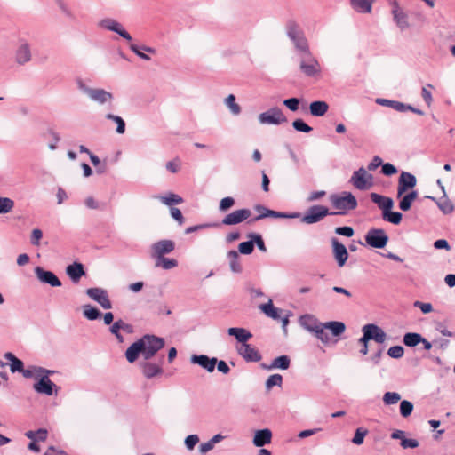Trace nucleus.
<instances>
[{
	"label": "nucleus",
	"instance_id": "f257e3e1",
	"mask_svg": "<svg viewBox=\"0 0 455 455\" xmlns=\"http://www.w3.org/2000/svg\"><path fill=\"white\" fill-rule=\"evenodd\" d=\"M164 338L154 334H144L126 349V360L132 363L141 355L143 360L140 363V368L143 376L151 379L164 373L163 366L165 357L157 353L164 348Z\"/></svg>",
	"mask_w": 455,
	"mask_h": 455
},
{
	"label": "nucleus",
	"instance_id": "f03ea898",
	"mask_svg": "<svg viewBox=\"0 0 455 455\" xmlns=\"http://www.w3.org/2000/svg\"><path fill=\"white\" fill-rule=\"evenodd\" d=\"M297 60L299 71L307 77H315L321 74V65L310 48L298 52Z\"/></svg>",
	"mask_w": 455,
	"mask_h": 455
},
{
	"label": "nucleus",
	"instance_id": "7ed1b4c3",
	"mask_svg": "<svg viewBox=\"0 0 455 455\" xmlns=\"http://www.w3.org/2000/svg\"><path fill=\"white\" fill-rule=\"evenodd\" d=\"M285 29L286 35L293 44L297 53L310 48L304 31L295 20H288L285 24Z\"/></svg>",
	"mask_w": 455,
	"mask_h": 455
},
{
	"label": "nucleus",
	"instance_id": "20e7f679",
	"mask_svg": "<svg viewBox=\"0 0 455 455\" xmlns=\"http://www.w3.org/2000/svg\"><path fill=\"white\" fill-rule=\"evenodd\" d=\"M325 330H329L333 337H339L345 332L346 325L343 322L339 321H330L319 323L317 328H315L311 333H313L317 339L321 340L323 344L327 345L330 343L331 338Z\"/></svg>",
	"mask_w": 455,
	"mask_h": 455
},
{
	"label": "nucleus",
	"instance_id": "39448f33",
	"mask_svg": "<svg viewBox=\"0 0 455 455\" xmlns=\"http://www.w3.org/2000/svg\"><path fill=\"white\" fill-rule=\"evenodd\" d=\"M330 202L334 209L336 214L345 215L349 211L355 210L358 204L355 196L347 191H343L340 194H331L330 196Z\"/></svg>",
	"mask_w": 455,
	"mask_h": 455
},
{
	"label": "nucleus",
	"instance_id": "423d86ee",
	"mask_svg": "<svg viewBox=\"0 0 455 455\" xmlns=\"http://www.w3.org/2000/svg\"><path fill=\"white\" fill-rule=\"evenodd\" d=\"M78 89L86 94L92 100L99 104H104L113 100V94L104 89H93L88 87L82 79L76 80Z\"/></svg>",
	"mask_w": 455,
	"mask_h": 455
},
{
	"label": "nucleus",
	"instance_id": "0eeeda50",
	"mask_svg": "<svg viewBox=\"0 0 455 455\" xmlns=\"http://www.w3.org/2000/svg\"><path fill=\"white\" fill-rule=\"evenodd\" d=\"M328 215H336V212H330L324 205L315 204L310 206L301 218L306 224H315L321 221Z\"/></svg>",
	"mask_w": 455,
	"mask_h": 455
},
{
	"label": "nucleus",
	"instance_id": "6e6552de",
	"mask_svg": "<svg viewBox=\"0 0 455 455\" xmlns=\"http://www.w3.org/2000/svg\"><path fill=\"white\" fill-rule=\"evenodd\" d=\"M254 210L259 213L258 216L254 217L252 221H258L259 220L272 217L277 219H297L300 217V213L298 212H276L271 209H268L263 204H255Z\"/></svg>",
	"mask_w": 455,
	"mask_h": 455
},
{
	"label": "nucleus",
	"instance_id": "1a4fd4ad",
	"mask_svg": "<svg viewBox=\"0 0 455 455\" xmlns=\"http://www.w3.org/2000/svg\"><path fill=\"white\" fill-rule=\"evenodd\" d=\"M349 182L359 190H367L373 186V175L360 167L353 172Z\"/></svg>",
	"mask_w": 455,
	"mask_h": 455
},
{
	"label": "nucleus",
	"instance_id": "9d476101",
	"mask_svg": "<svg viewBox=\"0 0 455 455\" xmlns=\"http://www.w3.org/2000/svg\"><path fill=\"white\" fill-rule=\"evenodd\" d=\"M258 120L261 124L273 125H280L288 121L287 117L283 113V110L278 107H273L268 110L260 113L258 116Z\"/></svg>",
	"mask_w": 455,
	"mask_h": 455
},
{
	"label": "nucleus",
	"instance_id": "9b49d317",
	"mask_svg": "<svg viewBox=\"0 0 455 455\" xmlns=\"http://www.w3.org/2000/svg\"><path fill=\"white\" fill-rule=\"evenodd\" d=\"M366 243L375 249H383L388 243L389 237L382 228H371L364 235Z\"/></svg>",
	"mask_w": 455,
	"mask_h": 455
},
{
	"label": "nucleus",
	"instance_id": "f8f14e48",
	"mask_svg": "<svg viewBox=\"0 0 455 455\" xmlns=\"http://www.w3.org/2000/svg\"><path fill=\"white\" fill-rule=\"evenodd\" d=\"M363 336L359 339V342L374 340L377 343H384L387 339L386 332L374 323H368L362 329Z\"/></svg>",
	"mask_w": 455,
	"mask_h": 455
},
{
	"label": "nucleus",
	"instance_id": "ddd939ff",
	"mask_svg": "<svg viewBox=\"0 0 455 455\" xmlns=\"http://www.w3.org/2000/svg\"><path fill=\"white\" fill-rule=\"evenodd\" d=\"M99 27L106 30L115 32L128 42L132 41V36L124 29V26L117 20L106 18L99 22Z\"/></svg>",
	"mask_w": 455,
	"mask_h": 455
},
{
	"label": "nucleus",
	"instance_id": "4468645a",
	"mask_svg": "<svg viewBox=\"0 0 455 455\" xmlns=\"http://www.w3.org/2000/svg\"><path fill=\"white\" fill-rule=\"evenodd\" d=\"M85 292L89 298L96 301L102 308H112V303L105 289L100 287L88 288Z\"/></svg>",
	"mask_w": 455,
	"mask_h": 455
},
{
	"label": "nucleus",
	"instance_id": "2eb2a0df",
	"mask_svg": "<svg viewBox=\"0 0 455 455\" xmlns=\"http://www.w3.org/2000/svg\"><path fill=\"white\" fill-rule=\"evenodd\" d=\"M417 185L415 175L411 172L403 171L400 173L397 185V197H401L407 191L413 189Z\"/></svg>",
	"mask_w": 455,
	"mask_h": 455
},
{
	"label": "nucleus",
	"instance_id": "dca6fc26",
	"mask_svg": "<svg viewBox=\"0 0 455 455\" xmlns=\"http://www.w3.org/2000/svg\"><path fill=\"white\" fill-rule=\"evenodd\" d=\"M332 254L335 259L338 267H343L348 259V251L347 247L341 243L336 237L331 239Z\"/></svg>",
	"mask_w": 455,
	"mask_h": 455
},
{
	"label": "nucleus",
	"instance_id": "f3484780",
	"mask_svg": "<svg viewBox=\"0 0 455 455\" xmlns=\"http://www.w3.org/2000/svg\"><path fill=\"white\" fill-rule=\"evenodd\" d=\"M175 249V243L172 240L163 239L151 245V257L153 259L164 257Z\"/></svg>",
	"mask_w": 455,
	"mask_h": 455
},
{
	"label": "nucleus",
	"instance_id": "a211bd4d",
	"mask_svg": "<svg viewBox=\"0 0 455 455\" xmlns=\"http://www.w3.org/2000/svg\"><path fill=\"white\" fill-rule=\"evenodd\" d=\"M34 273L42 283L49 284L52 287L61 286L60 280L52 271L45 270L42 267H36Z\"/></svg>",
	"mask_w": 455,
	"mask_h": 455
},
{
	"label": "nucleus",
	"instance_id": "6ab92c4d",
	"mask_svg": "<svg viewBox=\"0 0 455 455\" xmlns=\"http://www.w3.org/2000/svg\"><path fill=\"white\" fill-rule=\"evenodd\" d=\"M251 210L247 208L235 210L227 214L223 218L221 224L226 226L237 225L246 220L251 216Z\"/></svg>",
	"mask_w": 455,
	"mask_h": 455
},
{
	"label": "nucleus",
	"instance_id": "aec40b11",
	"mask_svg": "<svg viewBox=\"0 0 455 455\" xmlns=\"http://www.w3.org/2000/svg\"><path fill=\"white\" fill-rule=\"evenodd\" d=\"M190 363L193 364L199 365L201 368L204 369L208 372H212L216 367L218 359L216 357H210L206 355L195 354L191 355Z\"/></svg>",
	"mask_w": 455,
	"mask_h": 455
},
{
	"label": "nucleus",
	"instance_id": "412c9836",
	"mask_svg": "<svg viewBox=\"0 0 455 455\" xmlns=\"http://www.w3.org/2000/svg\"><path fill=\"white\" fill-rule=\"evenodd\" d=\"M33 388L38 394L52 395H53V389L57 390L58 387L47 376H41L38 378V381L34 384Z\"/></svg>",
	"mask_w": 455,
	"mask_h": 455
},
{
	"label": "nucleus",
	"instance_id": "4be33fe9",
	"mask_svg": "<svg viewBox=\"0 0 455 455\" xmlns=\"http://www.w3.org/2000/svg\"><path fill=\"white\" fill-rule=\"evenodd\" d=\"M237 352L246 362H259L262 358L259 351L248 343L241 345Z\"/></svg>",
	"mask_w": 455,
	"mask_h": 455
},
{
	"label": "nucleus",
	"instance_id": "5701e85b",
	"mask_svg": "<svg viewBox=\"0 0 455 455\" xmlns=\"http://www.w3.org/2000/svg\"><path fill=\"white\" fill-rule=\"evenodd\" d=\"M370 196L371 201L378 204L379 208L381 210V214H385L394 207V201L390 197L384 196L377 193H371Z\"/></svg>",
	"mask_w": 455,
	"mask_h": 455
},
{
	"label": "nucleus",
	"instance_id": "b1692460",
	"mask_svg": "<svg viewBox=\"0 0 455 455\" xmlns=\"http://www.w3.org/2000/svg\"><path fill=\"white\" fill-rule=\"evenodd\" d=\"M66 273L73 283H78L85 275L84 267L80 262H74L66 267Z\"/></svg>",
	"mask_w": 455,
	"mask_h": 455
},
{
	"label": "nucleus",
	"instance_id": "393cba45",
	"mask_svg": "<svg viewBox=\"0 0 455 455\" xmlns=\"http://www.w3.org/2000/svg\"><path fill=\"white\" fill-rule=\"evenodd\" d=\"M290 365L291 359L285 355L275 357L269 365L261 363V367L267 371H271L273 369L287 370Z\"/></svg>",
	"mask_w": 455,
	"mask_h": 455
},
{
	"label": "nucleus",
	"instance_id": "a878e982",
	"mask_svg": "<svg viewBox=\"0 0 455 455\" xmlns=\"http://www.w3.org/2000/svg\"><path fill=\"white\" fill-rule=\"evenodd\" d=\"M272 432L268 428L257 430L253 437V444L256 447H263L271 443Z\"/></svg>",
	"mask_w": 455,
	"mask_h": 455
},
{
	"label": "nucleus",
	"instance_id": "bb28decb",
	"mask_svg": "<svg viewBox=\"0 0 455 455\" xmlns=\"http://www.w3.org/2000/svg\"><path fill=\"white\" fill-rule=\"evenodd\" d=\"M375 0H349L350 6L357 13H371Z\"/></svg>",
	"mask_w": 455,
	"mask_h": 455
},
{
	"label": "nucleus",
	"instance_id": "cd10ccee",
	"mask_svg": "<svg viewBox=\"0 0 455 455\" xmlns=\"http://www.w3.org/2000/svg\"><path fill=\"white\" fill-rule=\"evenodd\" d=\"M31 60V51L28 43H21L16 51V61L24 65Z\"/></svg>",
	"mask_w": 455,
	"mask_h": 455
},
{
	"label": "nucleus",
	"instance_id": "c85d7f7f",
	"mask_svg": "<svg viewBox=\"0 0 455 455\" xmlns=\"http://www.w3.org/2000/svg\"><path fill=\"white\" fill-rule=\"evenodd\" d=\"M228 334L235 337L238 342L242 343V345L247 343V340L252 337V334L249 331L239 327L228 328Z\"/></svg>",
	"mask_w": 455,
	"mask_h": 455
},
{
	"label": "nucleus",
	"instance_id": "c756f323",
	"mask_svg": "<svg viewBox=\"0 0 455 455\" xmlns=\"http://www.w3.org/2000/svg\"><path fill=\"white\" fill-rule=\"evenodd\" d=\"M299 322L301 327L309 332H312L322 323L314 315L310 314L301 315Z\"/></svg>",
	"mask_w": 455,
	"mask_h": 455
},
{
	"label": "nucleus",
	"instance_id": "7c9ffc66",
	"mask_svg": "<svg viewBox=\"0 0 455 455\" xmlns=\"http://www.w3.org/2000/svg\"><path fill=\"white\" fill-rule=\"evenodd\" d=\"M329 109V105L323 100L312 101L309 104V112L313 116H323Z\"/></svg>",
	"mask_w": 455,
	"mask_h": 455
},
{
	"label": "nucleus",
	"instance_id": "2f4dec72",
	"mask_svg": "<svg viewBox=\"0 0 455 455\" xmlns=\"http://www.w3.org/2000/svg\"><path fill=\"white\" fill-rule=\"evenodd\" d=\"M425 198H427V199H430V200L435 202L438 208L443 212V214L451 213L454 210L453 204L451 202V200H449L447 198L445 193L439 201H437L435 199V197L431 196H426Z\"/></svg>",
	"mask_w": 455,
	"mask_h": 455
},
{
	"label": "nucleus",
	"instance_id": "473e14b6",
	"mask_svg": "<svg viewBox=\"0 0 455 455\" xmlns=\"http://www.w3.org/2000/svg\"><path fill=\"white\" fill-rule=\"evenodd\" d=\"M392 14L395 24L401 30H404L410 27L408 16L401 9H392Z\"/></svg>",
	"mask_w": 455,
	"mask_h": 455
},
{
	"label": "nucleus",
	"instance_id": "72a5a7b5",
	"mask_svg": "<svg viewBox=\"0 0 455 455\" xmlns=\"http://www.w3.org/2000/svg\"><path fill=\"white\" fill-rule=\"evenodd\" d=\"M229 259L230 270L233 273L240 274L243 271L242 265L240 263L239 254L236 251H229L227 254Z\"/></svg>",
	"mask_w": 455,
	"mask_h": 455
},
{
	"label": "nucleus",
	"instance_id": "f704fd0d",
	"mask_svg": "<svg viewBox=\"0 0 455 455\" xmlns=\"http://www.w3.org/2000/svg\"><path fill=\"white\" fill-rule=\"evenodd\" d=\"M130 49L139 58L144 60H149L150 57L142 52L141 51H145L146 52L149 53H156V49L153 47L146 46V45H137L135 44H130Z\"/></svg>",
	"mask_w": 455,
	"mask_h": 455
},
{
	"label": "nucleus",
	"instance_id": "c9c22d12",
	"mask_svg": "<svg viewBox=\"0 0 455 455\" xmlns=\"http://www.w3.org/2000/svg\"><path fill=\"white\" fill-rule=\"evenodd\" d=\"M260 310L268 317L278 320L280 318V310L275 307L271 299L267 303L259 306Z\"/></svg>",
	"mask_w": 455,
	"mask_h": 455
},
{
	"label": "nucleus",
	"instance_id": "e433bc0d",
	"mask_svg": "<svg viewBox=\"0 0 455 455\" xmlns=\"http://www.w3.org/2000/svg\"><path fill=\"white\" fill-rule=\"evenodd\" d=\"M376 103L380 106L391 108L398 112H404L405 103H403V102L387 100V99L378 98L376 100Z\"/></svg>",
	"mask_w": 455,
	"mask_h": 455
},
{
	"label": "nucleus",
	"instance_id": "4c0bfd02",
	"mask_svg": "<svg viewBox=\"0 0 455 455\" xmlns=\"http://www.w3.org/2000/svg\"><path fill=\"white\" fill-rule=\"evenodd\" d=\"M83 315L90 321L97 320L102 315L101 312L97 307L90 304L83 306Z\"/></svg>",
	"mask_w": 455,
	"mask_h": 455
},
{
	"label": "nucleus",
	"instance_id": "58836bf2",
	"mask_svg": "<svg viewBox=\"0 0 455 455\" xmlns=\"http://www.w3.org/2000/svg\"><path fill=\"white\" fill-rule=\"evenodd\" d=\"M423 336L417 332H407L403 336V343L409 347H414L422 341Z\"/></svg>",
	"mask_w": 455,
	"mask_h": 455
},
{
	"label": "nucleus",
	"instance_id": "ea45409f",
	"mask_svg": "<svg viewBox=\"0 0 455 455\" xmlns=\"http://www.w3.org/2000/svg\"><path fill=\"white\" fill-rule=\"evenodd\" d=\"M155 266L156 267H162L165 270L174 268L178 266V261L175 259H169L164 257L155 259Z\"/></svg>",
	"mask_w": 455,
	"mask_h": 455
},
{
	"label": "nucleus",
	"instance_id": "a19ab883",
	"mask_svg": "<svg viewBox=\"0 0 455 455\" xmlns=\"http://www.w3.org/2000/svg\"><path fill=\"white\" fill-rule=\"evenodd\" d=\"M383 220L394 225H399L403 220V213L390 210L385 214H381Z\"/></svg>",
	"mask_w": 455,
	"mask_h": 455
},
{
	"label": "nucleus",
	"instance_id": "79ce46f5",
	"mask_svg": "<svg viewBox=\"0 0 455 455\" xmlns=\"http://www.w3.org/2000/svg\"><path fill=\"white\" fill-rule=\"evenodd\" d=\"M160 201L163 204L172 207V205H174V204H179L183 203V198L177 194L169 193L168 195H166L164 196H161Z\"/></svg>",
	"mask_w": 455,
	"mask_h": 455
},
{
	"label": "nucleus",
	"instance_id": "37998d69",
	"mask_svg": "<svg viewBox=\"0 0 455 455\" xmlns=\"http://www.w3.org/2000/svg\"><path fill=\"white\" fill-rule=\"evenodd\" d=\"M15 203L9 197L0 196V215L6 214L12 211Z\"/></svg>",
	"mask_w": 455,
	"mask_h": 455
},
{
	"label": "nucleus",
	"instance_id": "c03bdc74",
	"mask_svg": "<svg viewBox=\"0 0 455 455\" xmlns=\"http://www.w3.org/2000/svg\"><path fill=\"white\" fill-rule=\"evenodd\" d=\"M106 118L108 119V120H112L116 123V132L118 134H123L125 132V122L124 121V119L119 116H116V115H113V114H107L106 115Z\"/></svg>",
	"mask_w": 455,
	"mask_h": 455
},
{
	"label": "nucleus",
	"instance_id": "a18cd8bd",
	"mask_svg": "<svg viewBox=\"0 0 455 455\" xmlns=\"http://www.w3.org/2000/svg\"><path fill=\"white\" fill-rule=\"evenodd\" d=\"M225 104L230 109L232 114L237 116L241 113V107L237 103H235V97L234 94H229L225 99Z\"/></svg>",
	"mask_w": 455,
	"mask_h": 455
},
{
	"label": "nucleus",
	"instance_id": "49530a36",
	"mask_svg": "<svg viewBox=\"0 0 455 455\" xmlns=\"http://www.w3.org/2000/svg\"><path fill=\"white\" fill-rule=\"evenodd\" d=\"M283 384V376L281 374L275 373L268 377L266 381V389L269 391L273 387H282Z\"/></svg>",
	"mask_w": 455,
	"mask_h": 455
},
{
	"label": "nucleus",
	"instance_id": "de8ad7c7",
	"mask_svg": "<svg viewBox=\"0 0 455 455\" xmlns=\"http://www.w3.org/2000/svg\"><path fill=\"white\" fill-rule=\"evenodd\" d=\"M292 127L297 132L308 133L313 131V128L309 126L303 119L298 118L292 122Z\"/></svg>",
	"mask_w": 455,
	"mask_h": 455
},
{
	"label": "nucleus",
	"instance_id": "09e8293b",
	"mask_svg": "<svg viewBox=\"0 0 455 455\" xmlns=\"http://www.w3.org/2000/svg\"><path fill=\"white\" fill-rule=\"evenodd\" d=\"M248 237L252 238L253 246L256 245L258 247V249L262 252L267 251V247L265 245V243H264V240H263L261 235H259L258 233H250V234H248Z\"/></svg>",
	"mask_w": 455,
	"mask_h": 455
},
{
	"label": "nucleus",
	"instance_id": "8fccbe9b",
	"mask_svg": "<svg viewBox=\"0 0 455 455\" xmlns=\"http://www.w3.org/2000/svg\"><path fill=\"white\" fill-rule=\"evenodd\" d=\"M413 411V404L411 402L403 400L400 403V413L403 418L409 417Z\"/></svg>",
	"mask_w": 455,
	"mask_h": 455
},
{
	"label": "nucleus",
	"instance_id": "3c124183",
	"mask_svg": "<svg viewBox=\"0 0 455 455\" xmlns=\"http://www.w3.org/2000/svg\"><path fill=\"white\" fill-rule=\"evenodd\" d=\"M249 241L242 242L238 245V251L241 254L249 255L253 251V241L252 238H249Z\"/></svg>",
	"mask_w": 455,
	"mask_h": 455
},
{
	"label": "nucleus",
	"instance_id": "603ef678",
	"mask_svg": "<svg viewBox=\"0 0 455 455\" xmlns=\"http://www.w3.org/2000/svg\"><path fill=\"white\" fill-rule=\"evenodd\" d=\"M367 434H368L367 429H365L363 427H358L355 430V434L352 439V443L356 445H361L363 443L364 437L366 436Z\"/></svg>",
	"mask_w": 455,
	"mask_h": 455
},
{
	"label": "nucleus",
	"instance_id": "864d4df0",
	"mask_svg": "<svg viewBox=\"0 0 455 455\" xmlns=\"http://www.w3.org/2000/svg\"><path fill=\"white\" fill-rule=\"evenodd\" d=\"M387 355L391 358L399 359L404 355V348L402 346L396 345L388 348Z\"/></svg>",
	"mask_w": 455,
	"mask_h": 455
},
{
	"label": "nucleus",
	"instance_id": "5fc2aeb1",
	"mask_svg": "<svg viewBox=\"0 0 455 455\" xmlns=\"http://www.w3.org/2000/svg\"><path fill=\"white\" fill-rule=\"evenodd\" d=\"M401 399V395L396 392H387L383 396L385 404H395Z\"/></svg>",
	"mask_w": 455,
	"mask_h": 455
},
{
	"label": "nucleus",
	"instance_id": "6e6d98bb",
	"mask_svg": "<svg viewBox=\"0 0 455 455\" xmlns=\"http://www.w3.org/2000/svg\"><path fill=\"white\" fill-rule=\"evenodd\" d=\"M235 201L231 196L224 197L220 200L219 204V210L222 212L228 211L232 206H234Z\"/></svg>",
	"mask_w": 455,
	"mask_h": 455
},
{
	"label": "nucleus",
	"instance_id": "4d7b16f0",
	"mask_svg": "<svg viewBox=\"0 0 455 455\" xmlns=\"http://www.w3.org/2000/svg\"><path fill=\"white\" fill-rule=\"evenodd\" d=\"M400 199L398 207L403 212H407L411 208L413 201L409 198V196L406 194H403L401 197H398Z\"/></svg>",
	"mask_w": 455,
	"mask_h": 455
},
{
	"label": "nucleus",
	"instance_id": "13d9d810",
	"mask_svg": "<svg viewBox=\"0 0 455 455\" xmlns=\"http://www.w3.org/2000/svg\"><path fill=\"white\" fill-rule=\"evenodd\" d=\"M300 99L299 98H289L283 101V104L291 111L296 112L299 109Z\"/></svg>",
	"mask_w": 455,
	"mask_h": 455
},
{
	"label": "nucleus",
	"instance_id": "bf43d9fd",
	"mask_svg": "<svg viewBox=\"0 0 455 455\" xmlns=\"http://www.w3.org/2000/svg\"><path fill=\"white\" fill-rule=\"evenodd\" d=\"M120 330L121 329V325H120V321L117 320L110 327V332L115 335V337L116 338V339L118 340L119 343H123L124 339V336L120 333Z\"/></svg>",
	"mask_w": 455,
	"mask_h": 455
},
{
	"label": "nucleus",
	"instance_id": "052dcab7",
	"mask_svg": "<svg viewBox=\"0 0 455 455\" xmlns=\"http://www.w3.org/2000/svg\"><path fill=\"white\" fill-rule=\"evenodd\" d=\"M38 368H40V366L33 365L28 369H23V371H21V373L25 378H28V379H30V378L38 379L40 377Z\"/></svg>",
	"mask_w": 455,
	"mask_h": 455
},
{
	"label": "nucleus",
	"instance_id": "680f3d73",
	"mask_svg": "<svg viewBox=\"0 0 455 455\" xmlns=\"http://www.w3.org/2000/svg\"><path fill=\"white\" fill-rule=\"evenodd\" d=\"M84 204L86 205V207H88L89 209H93V210H97V209H100V210H104L105 209V204H100L98 201H96L92 196H89L87 197L85 200H84Z\"/></svg>",
	"mask_w": 455,
	"mask_h": 455
},
{
	"label": "nucleus",
	"instance_id": "e2e57ef3",
	"mask_svg": "<svg viewBox=\"0 0 455 455\" xmlns=\"http://www.w3.org/2000/svg\"><path fill=\"white\" fill-rule=\"evenodd\" d=\"M335 233L339 235H343L346 237H351L354 235V229L349 226L338 227L335 228Z\"/></svg>",
	"mask_w": 455,
	"mask_h": 455
},
{
	"label": "nucleus",
	"instance_id": "0e129e2a",
	"mask_svg": "<svg viewBox=\"0 0 455 455\" xmlns=\"http://www.w3.org/2000/svg\"><path fill=\"white\" fill-rule=\"evenodd\" d=\"M199 442L197 435H189L185 439V445L188 450L192 451Z\"/></svg>",
	"mask_w": 455,
	"mask_h": 455
},
{
	"label": "nucleus",
	"instance_id": "69168bd1",
	"mask_svg": "<svg viewBox=\"0 0 455 455\" xmlns=\"http://www.w3.org/2000/svg\"><path fill=\"white\" fill-rule=\"evenodd\" d=\"M57 4L61 12L70 20H75L76 16L62 0H57Z\"/></svg>",
	"mask_w": 455,
	"mask_h": 455
},
{
	"label": "nucleus",
	"instance_id": "338daca9",
	"mask_svg": "<svg viewBox=\"0 0 455 455\" xmlns=\"http://www.w3.org/2000/svg\"><path fill=\"white\" fill-rule=\"evenodd\" d=\"M413 307L419 308L423 314H428L433 311V306L431 303H424L419 300H416L413 303Z\"/></svg>",
	"mask_w": 455,
	"mask_h": 455
},
{
	"label": "nucleus",
	"instance_id": "774afa93",
	"mask_svg": "<svg viewBox=\"0 0 455 455\" xmlns=\"http://www.w3.org/2000/svg\"><path fill=\"white\" fill-rule=\"evenodd\" d=\"M381 172L386 176H392L397 172V168L390 163L382 164Z\"/></svg>",
	"mask_w": 455,
	"mask_h": 455
}]
</instances>
